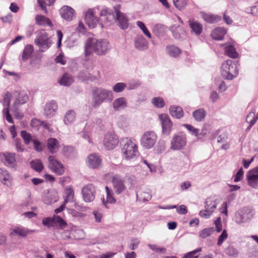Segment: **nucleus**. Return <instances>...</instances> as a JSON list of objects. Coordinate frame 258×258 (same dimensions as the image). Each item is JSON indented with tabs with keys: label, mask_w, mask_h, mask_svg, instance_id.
I'll use <instances>...</instances> for the list:
<instances>
[{
	"label": "nucleus",
	"mask_w": 258,
	"mask_h": 258,
	"mask_svg": "<svg viewBox=\"0 0 258 258\" xmlns=\"http://www.w3.org/2000/svg\"><path fill=\"white\" fill-rule=\"evenodd\" d=\"M13 101L12 110L17 118H22L23 115L18 112L19 106L26 103L28 100V95L23 91H15L11 94L7 92L4 96L3 105L7 106L3 110V113L6 119L10 123H13V118L10 113L9 107L11 99Z\"/></svg>",
	"instance_id": "obj_1"
},
{
	"label": "nucleus",
	"mask_w": 258,
	"mask_h": 258,
	"mask_svg": "<svg viewBox=\"0 0 258 258\" xmlns=\"http://www.w3.org/2000/svg\"><path fill=\"white\" fill-rule=\"evenodd\" d=\"M111 49V45L107 39L89 38L85 44V56L87 57L93 53L99 56L105 55Z\"/></svg>",
	"instance_id": "obj_2"
},
{
	"label": "nucleus",
	"mask_w": 258,
	"mask_h": 258,
	"mask_svg": "<svg viewBox=\"0 0 258 258\" xmlns=\"http://www.w3.org/2000/svg\"><path fill=\"white\" fill-rule=\"evenodd\" d=\"M121 150L123 158L126 160H134L139 156L137 145L134 140L126 138L121 141Z\"/></svg>",
	"instance_id": "obj_3"
},
{
	"label": "nucleus",
	"mask_w": 258,
	"mask_h": 258,
	"mask_svg": "<svg viewBox=\"0 0 258 258\" xmlns=\"http://www.w3.org/2000/svg\"><path fill=\"white\" fill-rule=\"evenodd\" d=\"M92 108H98L103 102L113 99V93L111 91L102 88H96L92 92Z\"/></svg>",
	"instance_id": "obj_4"
},
{
	"label": "nucleus",
	"mask_w": 258,
	"mask_h": 258,
	"mask_svg": "<svg viewBox=\"0 0 258 258\" xmlns=\"http://www.w3.org/2000/svg\"><path fill=\"white\" fill-rule=\"evenodd\" d=\"M221 74L225 79L231 80L238 74V70L235 61L228 59L224 61L221 67Z\"/></svg>",
	"instance_id": "obj_5"
},
{
	"label": "nucleus",
	"mask_w": 258,
	"mask_h": 258,
	"mask_svg": "<svg viewBox=\"0 0 258 258\" xmlns=\"http://www.w3.org/2000/svg\"><path fill=\"white\" fill-rule=\"evenodd\" d=\"M187 143L186 136L182 132L175 134L170 141V149L172 150H180L183 149Z\"/></svg>",
	"instance_id": "obj_6"
},
{
	"label": "nucleus",
	"mask_w": 258,
	"mask_h": 258,
	"mask_svg": "<svg viewBox=\"0 0 258 258\" xmlns=\"http://www.w3.org/2000/svg\"><path fill=\"white\" fill-rule=\"evenodd\" d=\"M157 136L153 131L145 132L142 136L141 143L142 146L146 149L152 148L157 142Z\"/></svg>",
	"instance_id": "obj_7"
},
{
	"label": "nucleus",
	"mask_w": 258,
	"mask_h": 258,
	"mask_svg": "<svg viewBox=\"0 0 258 258\" xmlns=\"http://www.w3.org/2000/svg\"><path fill=\"white\" fill-rule=\"evenodd\" d=\"M35 43L41 48L47 49L50 47L52 42L47 33L44 30H41L37 32Z\"/></svg>",
	"instance_id": "obj_8"
},
{
	"label": "nucleus",
	"mask_w": 258,
	"mask_h": 258,
	"mask_svg": "<svg viewBox=\"0 0 258 258\" xmlns=\"http://www.w3.org/2000/svg\"><path fill=\"white\" fill-rule=\"evenodd\" d=\"M254 214L255 212L253 209L244 207L236 214V222L239 224L248 222L253 218Z\"/></svg>",
	"instance_id": "obj_9"
},
{
	"label": "nucleus",
	"mask_w": 258,
	"mask_h": 258,
	"mask_svg": "<svg viewBox=\"0 0 258 258\" xmlns=\"http://www.w3.org/2000/svg\"><path fill=\"white\" fill-rule=\"evenodd\" d=\"M217 203L213 198H207L205 201V210H201L199 215L203 218L208 219L216 209Z\"/></svg>",
	"instance_id": "obj_10"
},
{
	"label": "nucleus",
	"mask_w": 258,
	"mask_h": 258,
	"mask_svg": "<svg viewBox=\"0 0 258 258\" xmlns=\"http://www.w3.org/2000/svg\"><path fill=\"white\" fill-rule=\"evenodd\" d=\"M120 6L119 5H116L113 7L115 12V18L118 22L119 27L123 30L126 29L128 27V19L125 15L120 11Z\"/></svg>",
	"instance_id": "obj_11"
},
{
	"label": "nucleus",
	"mask_w": 258,
	"mask_h": 258,
	"mask_svg": "<svg viewBox=\"0 0 258 258\" xmlns=\"http://www.w3.org/2000/svg\"><path fill=\"white\" fill-rule=\"evenodd\" d=\"M118 142V138L113 132H108L105 135L103 144L107 150L114 149L117 146Z\"/></svg>",
	"instance_id": "obj_12"
},
{
	"label": "nucleus",
	"mask_w": 258,
	"mask_h": 258,
	"mask_svg": "<svg viewBox=\"0 0 258 258\" xmlns=\"http://www.w3.org/2000/svg\"><path fill=\"white\" fill-rule=\"evenodd\" d=\"M94 10L93 9H89L84 13L86 23L91 29L95 28L97 25H99L101 28H103V24L99 23L98 18L94 15Z\"/></svg>",
	"instance_id": "obj_13"
},
{
	"label": "nucleus",
	"mask_w": 258,
	"mask_h": 258,
	"mask_svg": "<svg viewBox=\"0 0 258 258\" xmlns=\"http://www.w3.org/2000/svg\"><path fill=\"white\" fill-rule=\"evenodd\" d=\"M83 198L85 202H91L94 201L96 195V189L93 184H88L82 189Z\"/></svg>",
	"instance_id": "obj_14"
},
{
	"label": "nucleus",
	"mask_w": 258,
	"mask_h": 258,
	"mask_svg": "<svg viewBox=\"0 0 258 258\" xmlns=\"http://www.w3.org/2000/svg\"><path fill=\"white\" fill-rule=\"evenodd\" d=\"M49 168L55 173L61 175L64 172L63 165L57 160L53 156H50L48 158Z\"/></svg>",
	"instance_id": "obj_15"
},
{
	"label": "nucleus",
	"mask_w": 258,
	"mask_h": 258,
	"mask_svg": "<svg viewBox=\"0 0 258 258\" xmlns=\"http://www.w3.org/2000/svg\"><path fill=\"white\" fill-rule=\"evenodd\" d=\"M246 179L249 186L253 188H258V166L247 173Z\"/></svg>",
	"instance_id": "obj_16"
},
{
	"label": "nucleus",
	"mask_w": 258,
	"mask_h": 258,
	"mask_svg": "<svg viewBox=\"0 0 258 258\" xmlns=\"http://www.w3.org/2000/svg\"><path fill=\"white\" fill-rule=\"evenodd\" d=\"M159 117L162 124L163 134L169 135L172 126V123L169 116L166 114H161L159 115Z\"/></svg>",
	"instance_id": "obj_17"
},
{
	"label": "nucleus",
	"mask_w": 258,
	"mask_h": 258,
	"mask_svg": "<svg viewBox=\"0 0 258 258\" xmlns=\"http://www.w3.org/2000/svg\"><path fill=\"white\" fill-rule=\"evenodd\" d=\"M93 9L100 10V17H104L105 21L107 22H111L114 20L115 18V12H114L112 10L109 9L105 6H98L95 7Z\"/></svg>",
	"instance_id": "obj_18"
},
{
	"label": "nucleus",
	"mask_w": 258,
	"mask_h": 258,
	"mask_svg": "<svg viewBox=\"0 0 258 258\" xmlns=\"http://www.w3.org/2000/svg\"><path fill=\"white\" fill-rule=\"evenodd\" d=\"M112 182L116 194L119 195L125 189L124 181L119 175L116 174L113 176Z\"/></svg>",
	"instance_id": "obj_19"
},
{
	"label": "nucleus",
	"mask_w": 258,
	"mask_h": 258,
	"mask_svg": "<svg viewBox=\"0 0 258 258\" xmlns=\"http://www.w3.org/2000/svg\"><path fill=\"white\" fill-rule=\"evenodd\" d=\"M57 105L54 100L46 103L44 107V115L47 118H51L56 113Z\"/></svg>",
	"instance_id": "obj_20"
},
{
	"label": "nucleus",
	"mask_w": 258,
	"mask_h": 258,
	"mask_svg": "<svg viewBox=\"0 0 258 258\" xmlns=\"http://www.w3.org/2000/svg\"><path fill=\"white\" fill-rule=\"evenodd\" d=\"M101 161L100 156L97 154L93 153L88 156L87 163L89 168L95 169L100 166Z\"/></svg>",
	"instance_id": "obj_21"
},
{
	"label": "nucleus",
	"mask_w": 258,
	"mask_h": 258,
	"mask_svg": "<svg viewBox=\"0 0 258 258\" xmlns=\"http://www.w3.org/2000/svg\"><path fill=\"white\" fill-rule=\"evenodd\" d=\"M37 232L35 230H30L23 226L14 227L11 232L12 235H18L22 237H26L27 235Z\"/></svg>",
	"instance_id": "obj_22"
},
{
	"label": "nucleus",
	"mask_w": 258,
	"mask_h": 258,
	"mask_svg": "<svg viewBox=\"0 0 258 258\" xmlns=\"http://www.w3.org/2000/svg\"><path fill=\"white\" fill-rule=\"evenodd\" d=\"M169 30L172 33L173 37L176 39H183L185 36V31L179 25H172L170 27Z\"/></svg>",
	"instance_id": "obj_23"
},
{
	"label": "nucleus",
	"mask_w": 258,
	"mask_h": 258,
	"mask_svg": "<svg viewBox=\"0 0 258 258\" xmlns=\"http://www.w3.org/2000/svg\"><path fill=\"white\" fill-rule=\"evenodd\" d=\"M136 197L138 201L146 202L151 199L152 195L149 189L141 188L136 191Z\"/></svg>",
	"instance_id": "obj_24"
},
{
	"label": "nucleus",
	"mask_w": 258,
	"mask_h": 258,
	"mask_svg": "<svg viewBox=\"0 0 258 258\" xmlns=\"http://www.w3.org/2000/svg\"><path fill=\"white\" fill-rule=\"evenodd\" d=\"M135 47L140 51H144L148 47V42L142 35H138L134 40Z\"/></svg>",
	"instance_id": "obj_25"
},
{
	"label": "nucleus",
	"mask_w": 258,
	"mask_h": 258,
	"mask_svg": "<svg viewBox=\"0 0 258 258\" xmlns=\"http://www.w3.org/2000/svg\"><path fill=\"white\" fill-rule=\"evenodd\" d=\"M75 11L71 7L64 6L59 10V14L61 17L67 21H70L74 17Z\"/></svg>",
	"instance_id": "obj_26"
},
{
	"label": "nucleus",
	"mask_w": 258,
	"mask_h": 258,
	"mask_svg": "<svg viewBox=\"0 0 258 258\" xmlns=\"http://www.w3.org/2000/svg\"><path fill=\"white\" fill-rule=\"evenodd\" d=\"M58 200L57 194L55 191H48L44 193L42 201L44 204L51 205Z\"/></svg>",
	"instance_id": "obj_27"
},
{
	"label": "nucleus",
	"mask_w": 258,
	"mask_h": 258,
	"mask_svg": "<svg viewBox=\"0 0 258 258\" xmlns=\"http://www.w3.org/2000/svg\"><path fill=\"white\" fill-rule=\"evenodd\" d=\"M165 50L169 56L173 58L178 57L181 53V50L178 46L173 44L167 45Z\"/></svg>",
	"instance_id": "obj_28"
},
{
	"label": "nucleus",
	"mask_w": 258,
	"mask_h": 258,
	"mask_svg": "<svg viewBox=\"0 0 258 258\" xmlns=\"http://www.w3.org/2000/svg\"><path fill=\"white\" fill-rule=\"evenodd\" d=\"M1 157L7 166L13 167L15 165L16 162L15 154L6 152L3 153Z\"/></svg>",
	"instance_id": "obj_29"
},
{
	"label": "nucleus",
	"mask_w": 258,
	"mask_h": 258,
	"mask_svg": "<svg viewBox=\"0 0 258 258\" xmlns=\"http://www.w3.org/2000/svg\"><path fill=\"white\" fill-rule=\"evenodd\" d=\"M47 148L50 153L54 154L56 153L59 148V142L55 138H49L47 141Z\"/></svg>",
	"instance_id": "obj_30"
},
{
	"label": "nucleus",
	"mask_w": 258,
	"mask_h": 258,
	"mask_svg": "<svg viewBox=\"0 0 258 258\" xmlns=\"http://www.w3.org/2000/svg\"><path fill=\"white\" fill-rule=\"evenodd\" d=\"M227 30L223 27H218L211 33L212 37L217 40H222L226 34Z\"/></svg>",
	"instance_id": "obj_31"
},
{
	"label": "nucleus",
	"mask_w": 258,
	"mask_h": 258,
	"mask_svg": "<svg viewBox=\"0 0 258 258\" xmlns=\"http://www.w3.org/2000/svg\"><path fill=\"white\" fill-rule=\"evenodd\" d=\"M112 106L114 109L116 111L121 110L126 107L127 100L124 97L117 98L113 101Z\"/></svg>",
	"instance_id": "obj_32"
},
{
	"label": "nucleus",
	"mask_w": 258,
	"mask_h": 258,
	"mask_svg": "<svg viewBox=\"0 0 258 258\" xmlns=\"http://www.w3.org/2000/svg\"><path fill=\"white\" fill-rule=\"evenodd\" d=\"M169 112L173 117L178 119L181 118L184 115L182 108L178 106H171L169 108Z\"/></svg>",
	"instance_id": "obj_33"
},
{
	"label": "nucleus",
	"mask_w": 258,
	"mask_h": 258,
	"mask_svg": "<svg viewBox=\"0 0 258 258\" xmlns=\"http://www.w3.org/2000/svg\"><path fill=\"white\" fill-rule=\"evenodd\" d=\"M0 178L5 185L10 186L12 184V178L6 170H2L0 173Z\"/></svg>",
	"instance_id": "obj_34"
},
{
	"label": "nucleus",
	"mask_w": 258,
	"mask_h": 258,
	"mask_svg": "<svg viewBox=\"0 0 258 258\" xmlns=\"http://www.w3.org/2000/svg\"><path fill=\"white\" fill-rule=\"evenodd\" d=\"M207 115V112L204 108H200L192 112V116L195 120L198 122L203 121Z\"/></svg>",
	"instance_id": "obj_35"
},
{
	"label": "nucleus",
	"mask_w": 258,
	"mask_h": 258,
	"mask_svg": "<svg viewBox=\"0 0 258 258\" xmlns=\"http://www.w3.org/2000/svg\"><path fill=\"white\" fill-rule=\"evenodd\" d=\"M189 26L191 30V31L197 35H199L201 34L203 30V27L202 24L198 22L189 20L188 21Z\"/></svg>",
	"instance_id": "obj_36"
},
{
	"label": "nucleus",
	"mask_w": 258,
	"mask_h": 258,
	"mask_svg": "<svg viewBox=\"0 0 258 258\" xmlns=\"http://www.w3.org/2000/svg\"><path fill=\"white\" fill-rule=\"evenodd\" d=\"M76 114L74 110H70L67 111L64 116L63 121L67 125L72 124L76 120Z\"/></svg>",
	"instance_id": "obj_37"
},
{
	"label": "nucleus",
	"mask_w": 258,
	"mask_h": 258,
	"mask_svg": "<svg viewBox=\"0 0 258 258\" xmlns=\"http://www.w3.org/2000/svg\"><path fill=\"white\" fill-rule=\"evenodd\" d=\"M224 49L225 54L229 57L232 58H236L238 57V54L233 45L225 44Z\"/></svg>",
	"instance_id": "obj_38"
},
{
	"label": "nucleus",
	"mask_w": 258,
	"mask_h": 258,
	"mask_svg": "<svg viewBox=\"0 0 258 258\" xmlns=\"http://www.w3.org/2000/svg\"><path fill=\"white\" fill-rule=\"evenodd\" d=\"M34 50V48L32 45L27 44L25 46L22 55V60L24 61H26L31 56L32 53Z\"/></svg>",
	"instance_id": "obj_39"
},
{
	"label": "nucleus",
	"mask_w": 258,
	"mask_h": 258,
	"mask_svg": "<svg viewBox=\"0 0 258 258\" xmlns=\"http://www.w3.org/2000/svg\"><path fill=\"white\" fill-rule=\"evenodd\" d=\"M64 204L67 203H73L75 201L74 191L72 187L66 188L64 191Z\"/></svg>",
	"instance_id": "obj_40"
},
{
	"label": "nucleus",
	"mask_w": 258,
	"mask_h": 258,
	"mask_svg": "<svg viewBox=\"0 0 258 258\" xmlns=\"http://www.w3.org/2000/svg\"><path fill=\"white\" fill-rule=\"evenodd\" d=\"M202 17L206 22L209 23L218 22L221 20V17L220 16L206 13L203 14Z\"/></svg>",
	"instance_id": "obj_41"
},
{
	"label": "nucleus",
	"mask_w": 258,
	"mask_h": 258,
	"mask_svg": "<svg viewBox=\"0 0 258 258\" xmlns=\"http://www.w3.org/2000/svg\"><path fill=\"white\" fill-rule=\"evenodd\" d=\"M74 82V79L71 76L64 74L58 81L60 85L69 86Z\"/></svg>",
	"instance_id": "obj_42"
},
{
	"label": "nucleus",
	"mask_w": 258,
	"mask_h": 258,
	"mask_svg": "<svg viewBox=\"0 0 258 258\" xmlns=\"http://www.w3.org/2000/svg\"><path fill=\"white\" fill-rule=\"evenodd\" d=\"M36 23L42 26H51V22L48 18L42 15H37L35 17Z\"/></svg>",
	"instance_id": "obj_43"
},
{
	"label": "nucleus",
	"mask_w": 258,
	"mask_h": 258,
	"mask_svg": "<svg viewBox=\"0 0 258 258\" xmlns=\"http://www.w3.org/2000/svg\"><path fill=\"white\" fill-rule=\"evenodd\" d=\"M105 190L106 192V201L104 202V199H103V204L107 207L106 203L113 204L116 202V200L113 197V191L109 189L108 186L105 187Z\"/></svg>",
	"instance_id": "obj_44"
},
{
	"label": "nucleus",
	"mask_w": 258,
	"mask_h": 258,
	"mask_svg": "<svg viewBox=\"0 0 258 258\" xmlns=\"http://www.w3.org/2000/svg\"><path fill=\"white\" fill-rule=\"evenodd\" d=\"M31 167L37 172H40L43 169V165L41 160L38 159L33 160L30 162Z\"/></svg>",
	"instance_id": "obj_45"
},
{
	"label": "nucleus",
	"mask_w": 258,
	"mask_h": 258,
	"mask_svg": "<svg viewBox=\"0 0 258 258\" xmlns=\"http://www.w3.org/2000/svg\"><path fill=\"white\" fill-rule=\"evenodd\" d=\"M84 232L81 229H76L74 230H72L71 233L69 234V235H66V236L67 238H73L75 239H80L83 236Z\"/></svg>",
	"instance_id": "obj_46"
},
{
	"label": "nucleus",
	"mask_w": 258,
	"mask_h": 258,
	"mask_svg": "<svg viewBox=\"0 0 258 258\" xmlns=\"http://www.w3.org/2000/svg\"><path fill=\"white\" fill-rule=\"evenodd\" d=\"M55 1V0H37L39 7L45 13H47L46 6H51Z\"/></svg>",
	"instance_id": "obj_47"
},
{
	"label": "nucleus",
	"mask_w": 258,
	"mask_h": 258,
	"mask_svg": "<svg viewBox=\"0 0 258 258\" xmlns=\"http://www.w3.org/2000/svg\"><path fill=\"white\" fill-rule=\"evenodd\" d=\"M214 231L215 229L214 227L205 228L199 232V236L201 238L205 239L214 233Z\"/></svg>",
	"instance_id": "obj_48"
},
{
	"label": "nucleus",
	"mask_w": 258,
	"mask_h": 258,
	"mask_svg": "<svg viewBox=\"0 0 258 258\" xmlns=\"http://www.w3.org/2000/svg\"><path fill=\"white\" fill-rule=\"evenodd\" d=\"M156 152L160 154L166 150V142L165 141L160 139L155 147V149Z\"/></svg>",
	"instance_id": "obj_49"
},
{
	"label": "nucleus",
	"mask_w": 258,
	"mask_h": 258,
	"mask_svg": "<svg viewBox=\"0 0 258 258\" xmlns=\"http://www.w3.org/2000/svg\"><path fill=\"white\" fill-rule=\"evenodd\" d=\"M258 117L255 116L254 113L252 112L249 113L246 117V121L249 124L248 127V129L251 128L256 122Z\"/></svg>",
	"instance_id": "obj_50"
},
{
	"label": "nucleus",
	"mask_w": 258,
	"mask_h": 258,
	"mask_svg": "<svg viewBox=\"0 0 258 258\" xmlns=\"http://www.w3.org/2000/svg\"><path fill=\"white\" fill-rule=\"evenodd\" d=\"M137 25L142 30L143 33L149 39L151 38L152 35L149 31L147 28L145 24L141 21H137L136 23Z\"/></svg>",
	"instance_id": "obj_51"
},
{
	"label": "nucleus",
	"mask_w": 258,
	"mask_h": 258,
	"mask_svg": "<svg viewBox=\"0 0 258 258\" xmlns=\"http://www.w3.org/2000/svg\"><path fill=\"white\" fill-rule=\"evenodd\" d=\"M153 104L157 108H162L164 107L165 102L162 97H154L152 100Z\"/></svg>",
	"instance_id": "obj_52"
},
{
	"label": "nucleus",
	"mask_w": 258,
	"mask_h": 258,
	"mask_svg": "<svg viewBox=\"0 0 258 258\" xmlns=\"http://www.w3.org/2000/svg\"><path fill=\"white\" fill-rule=\"evenodd\" d=\"M164 25L160 24H156L153 28V32L157 36H160L164 33Z\"/></svg>",
	"instance_id": "obj_53"
},
{
	"label": "nucleus",
	"mask_w": 258,
	"mask_h": 258,
	"mask_svg": "<svg viewBox=\"0 0 258 258\" xmlns=\"http://www.w3.org/2000/svg\"><path fill=\"white\" fill-rule=\"evenodd\" d=\"M183 126L187 130L192 136L198 137L199 128H195L192 125L188 124H183Z\"/></svg>",
	"instance_id": "obj_54"
},
{
	"label": "nucleus",
	"mask_w": 258,
	"mask_h": 258,
	"mask_svg": "<svg viewBox=\"0 0 258 258\" xmlns=\"http://www.w3.org/2000/svg\"><path fill=\"white\" fill-rule=\"evenodd\" d=\"M226 254L236 257L238 255L237 250L232 246L229 245L225 250Z\"/></svg>",
	"instance_id": "obj_55"
},
{
	"label": "nucleus",
	"mask_w": 258,
	"mask_h": 258,
	"mask_svg": "<svg viewBox=\"0 0 258 258\" xmlns=\"http://www.w3.org/2000/svg\"><path fill=\"white\" fill-rule=\"evenodd\" d=\"M174 5L179 10L183 9L187 4V0H173Z\"/></svg>",
	"instance_id": "obj_56"
},
{
	"label": "nucleus",
	"mask_w": 258,
	"mask_h": 258,
	"mask_svg": "<svg viewBox=\"0 0 258 258\" xmlns=\"http://www.w3.org/2000/svg\"><path fill=\"white\" fill-rule=\"evenodd\" d=\"M117 125L120 128L124 129L128 126V122L125 117L121 116L119 118L118 120Z\"/></svg>",
	"instance_id": "obj_57"
},
{
	"label": "nucleus",
	"mask_w": 258,
	"mask_h": 258,
	"mask_svg": "<svg viewBox=\"0 0 258 258\" xmlns=\"http://www.w3.org/2000/svg\"><path fill=\"white\" fill-rule=\"evenodd\" d=\"M21 137L24 141L26 145H28L32 140V137L30 134L25 131H22L21 133Z\"/></svg>",
	"instance_id": "obj_58"
},
{
	"label": "nucleus",
	"mask_w": 258,
	"mask_h": 258,
	"mask_svg": "<svg viewBox=\"0 0 258 258\" xmlns=\"http://www.w3.org/2000/svg\"><path fill=\"white\" fill-rule=\"evenodd\" d=\"M148 246L151 250L157 253H165L166 251L165 248L159 247L157 245L149 244Z\"/></svg>",
	"instance_id": "obj_59"
},
{
	"label": "nucleus",
	"mask_w": 258,
	"mask_h": 258,
	"mask_svg": "<svg viewBox=\"0 0 258 258\" xmlns=\"http://www.w3.org/2000/svg\"><path fill=\"white\" fill-rule=\"evenodd\" d=\"M126 87V85L124 83H117L113 87V90L116 93H120L122 92L125 88Z\"/></svg>",
	"instance_id": "obj_60"
},
{
	"label": "nucleus",
	"mask_w": 258,
	"mask_h": 258,
	"mask_svg": "<svg viewBox=\"0 0 258 258\" xmlns=\"http://www.w3.org/2000/svg\"><path fill=\"white\" fill-rule=\"evenodd\" d=\"M54 221L59 225L60 228H64L67 225L66 222L60 216H56L55 217Z\"/></svg>",
	"instance_id": "obj_61"
},
{
	"label": "nucleus",
	"mask_w": 258,
	"mask_h": 258,
	"mask_svg": "<svg viewBox=\"0 0 258 258\" xmlns=\"http://www.w3.org/2000/svg\"><path fill=\"white\" fill-rule=\"evenodd\" d=\"M243 173L242 168H240L234 176V181L237 182L241 180L243 177Z\"/></svg>",
	"instance_id": "obj_62"
},
{
	"label": "nucleus",
	"mask_w": 258,
	"mask_h": 258,
	"mask_svg": "<svg viewBox=\"0 0 258 258\" xmlns=\"http://www.w3.org/2000/svg\"><path fill=\"white\" fill-rule=\"evenodd\" d=\"M228 234L226 230H224L218 239L217 245L220 246L223 241L227 238Z\"/></svg>",
	"instance_id": "obj_63"
},
{
	"label": "nucleus",
	"mask_w": 258,
	"mask_h": 258,
	"mask_svg": "<svg viewBox=\"0 0 258 258\" xmlns=\"http://www.w3.org/2000/svg\"><path fill=\"white\" fill-rule=\"evenodd\" d=\"M214 224L215 225L216 230L217 232H220L222 230V224L221 223V217H218L215 221Z\"/></svg>",
	"instance_id": "obj_64"
}]
</instances>
